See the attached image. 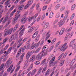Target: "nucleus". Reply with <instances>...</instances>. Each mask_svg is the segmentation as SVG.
Instances as JSON below:
<instances>
[{
  "label": "nucleus",
  "mask_w": 76,
  "mask_h": 76,
  "mask_svg": "<svg viewBox=\"0 0 76 76\" xmlns=\"http://www.w3.org/2000/svg\"><path fill=\"white\" fill-rule=\"evenodd\" d=\"M12 60V58H10L8 59L7 61L5 64V66H6L7 68H8L10 66V65L13 63V61H11Z\"/></svg>",
  "instance_id": "f257e3e1"
},
{
  "label": "nucleus",
  "mask_w": 76,
  "mask_h": 76,
  "mask_svg": "<svg viewBox=\"0 0 76 76\" xmlns=\"http://www.w3.org/2000/svg\"><path fill=\"white\" fill-rule=\"evenodd\" d=\"M56 58V57H53L51 59L49 63V67H51V66H55V64H54V60Z\"/></svg>",
  "instance_id": "f03ea898"
},
{
  "label": "nucleus",
  "mask_w": 76,
  "mask_h": 76,
  "mask_svg": "<svg viewBox=\"0 0 76 76\" xmlns=\"http://www.w3.org/2000/svg\"><path fill=\"white\" fill-rule=\"evenodd\" d=\"M67 43H65L62 46V48L61 49V51L63 52L68 47V46L67 45Z\"/></svg>",
  "instance_id": "7ed1b4c3"
},
{
  "label": "nucleus",
  "mask_w": 76,
  "mask_h": 76,
  "mask_svg": "<svg viewBox=\"0 0 76 76\" xmlns=\"http://www.w3.org/2000/svg\"><path fill=\"white\" fill-rule=\"evenodd\" d=\"M13 66V65H12L11 66H10L8 68V69H7V72H10V71L11 70L10 73H13V72L14 71V70H15V68H13V69H12Z\"/></svg>",
  "instance_id": "20e7f679"
},
{
  "label": "nucleus",
  "mask_w": 76,
  "mask_h": 76,
  "mask_svg": "<svg viewBox=\"0 0 76 76\" xmlns=\"http://www.w3.org/2000/svg\"><path fill=\"white\" fill-rule=\"evenodd\" d=\"M35 55H32L31 57L29 60V62H34L36 60Z\"/></svg>",
  "instance_id": "39448f33"
},
{
  "label": "nucleus",
  "mask_w": 76,
  "mask_h": 76,
  "mask_svg": "<svg viewBox=\"0 0 76 76\" xmlns=\"http://www.w3.org/2000/svg\"><path fill=\"white\" fill-rule=\"evenodd\" d=\"M42 57V53H40L37 55L36 58L37 60H40V59H41V58Z\"/></svg>",
  "instance_id": "423d86ee"
},
{
  "label": "nucleus",
  "mask_w": 76,
  "mask_h": 76,
  "mask_svg": "<svg viewBox=\"0 0 76 76\" xmlns=\"http://www.w3.org/2000/svg\"><path fill=\"white\" fill-rule=\"evenodd\" d=\"M10 32V30L8 29L7 28H6L4 31L5 34L4 36L6 37V36Z\"/></svg>",
  "instance_id": "0eeeda50"
},
{
  "label": "nucleus",
  "mask_w": 76,
  "mask_h": 76,
  "mask_svg": "<svg viewBox=\"0 0 76 76\" xmlns=\"http://www.w3.org/2000/svg\"><path fill=\"white\" fill-rule=\"evenodd\" d=\"M64 23V21L63 20H61L58 23V25H59V27H61L62 25Z\"/></svg>",
  "instance_id": "6e6552de"
},
{
  "label": "nucleus",
  "mask_w": 76,
  "mask_h": 76,
  "mask_svg": "<svg viewBox=\"0 0 76 76\" xmlns=\"http://www.w3.org/2000/svg\"><path fill=\"white\" fill-rule=\"evenodd\" d=\"M25 28H24L20 32L19 38H21V37H22V36L23 34V33H24V32L23 31H25Z\"/></svg>",
  "instance_id": "1a4fd4ad"
},
{
  "label": "nucleus",
  "mask_w": 76,
  "mask_h": 76,
  "mask_svg": "<svg viewBox=\"0 0 76 76\" xmlns=\"http://www.w3.org/2000/svg\"><path fill=\"white\" fill-rule=\"evenodd\" d=\"M27 19H28V18H26V17L25 16L22 19L21 21V22H23V24H24V23H25V22H26Z\"/></svg>",
  "instance_id": "9d476101"
},
{
  "label": "nucleus",
  "mask_w": 76,
  "mask_h": 76,
  "mask_svg": "<svg viewBox=\"0 0 76 76\" xmlns=\"http://www.w3.org/2000/svg\"><path fill=\"white\" fill-rule=\"evenodd\" d=\"M47 28H49V23L48 22L46 23L43 27L44 29H45Z\"/></svg>",
  "instance_id": "9b49d317"
},
{
  "label": "nucleus",
  "mask_w": 76,
  "mask_h": 76,
  "mask_svg": "<svg viewBox=\"0 0 76 76\" xmlns=\"http://www.w3.org/2000/svg\"><path fill=\"white\" fill-rule=\"evenodd\" d=\"M5 66H4V64H2L0 66V71L2 70L3 69H4Z\"/></svg>",
  "instance_id": "f8f14e48"
},
{
  "label": "nucleus",
  "mask_w": 76,
  "mask_h": 76,
  "mask_svg": "<svg viewBox=\"0 0 76 76\" xmlns=\"http://www.w3.org/2000/svg\"><path fill=\"white\" fill-rule=\"evenodd\" d=\"M76 40V39H74L72 40L70 42V44L69 45V47H72V45H73V44L75 43V41Z\"/></svg>",
  "instance_id": "ddd939ff"
},
{
  "label": "nucleus",
  "mask_w": 76,
  "mask_h": 76,
  "mask_svg": "<svg viewBox=\"0 0 76 76\" xmlns=\"http://www.w3.org/2000/svg\"><path fill=\"white\" fill-rule=\"evenodd\" d=\"M60 7V4H59L56 6L55 7L54 9L55 10H58Z\"/></svg>",
  "instance_id": "4468645a"
},
{
  "label": "nucleus",
  "mask_w": 76,
  "mask_h": 76,
  "mask_svg": "<svg viewBox=\"0 0 76 76\" xmlns=\"http://www.w3.org/2000/svg\"><path fill=\"white\" fill-rule=\"evenodd\" d=\"M17 19H18V17H15L13 19L12 23L13 25H15V24L16 23V20H17Z\"/></svg>",
  "instance_id": "2eb2a0df"
},
{
  "label": "nucleus",
  "mask_w": 76,
  "mask_h": 76,
  "mask_svg": "<svg viewBox=\"0 0 76 76\" xmlns=\"http://www.w3.org/2000/svg\"><path fill=\"white\" fill-rule=\"evenodd\" d=\"M64 31H65V29L64 28L62 29L59 32V35H61L63 34V32H64Z\"/></svg>",
  "instance_id": "dca6fc26"
},
{
  "label": "nucleus",
  "mask_w": 76,
  "mask_h": 76,
  "mask_svg": "<svg viewBox=\"0 0 76 76\" xmlns=\"http://www.w3.org/2000/svg\"><path fill=\"white\" fill-rule=\"evenodd\" d=\"M12 50V47H11L10 48L8 49V50L7 51V53H6L7 55V54H9L10 53V52Z\"/></svg>",
  "instance_id": "f3484780"
},
{
  "label": "nucleus",
  "mask_w": 76,
  "mask_h": 76,
  "mask_svg": "<svg viewBox=\"0 0 76 76\" xmlns=\"http://www.w3.org/2000/svg\"><path fill=\"white\" fill-rule=\"evenodd\" d=\"M38 33V31H37L32 36V38H35L37 36V34Z\"/></svg>",
  "instance_id": "a211bd4d"
},
{
  "label": "nucleus",
  "mask_w": 76,
  "mask_h": 76,
  "mask_svg": "<svg viewBox=\"0 0 76 76\" xmlns=\"http://www.w3.org/2000/svg\"><path fill=\"white\" fill-rule=\"evenodd\" d=\"M50 74V69H48L46 72L45 73V76H47L49 75V74Z\"/></svg>",
  "instance_id": "6ab92c4d"
},
{
  "label": "nucleus",
  "mask_w": 76,
  "mask_h": 76,
  "mask_svg": "<svg viewBox=\"0 0 76 76\" xmlns=\"http://www.w3.org/2000/svg\"><path fill=\"white\" fill-rule=\"evenodd\" d=\"M53 15H54V13L53 12H51L49 15V18H52L53 17Z\"/></svg>",
  "instance_id": "aec40b11"
},
{
  "label": "nucleus",
  "mask_w": 76,
  "mask_h": 76,
  "mask_svg": "<svg viewBox=\"0 0 76 76\" xmlns=\"http://www.w3.org/2000/svg\"><path fill=\"white\" fill-rule=\"evenodd\" d=\"M29 61H28V60H26V61H25L24 63V65L26 66H29Z\"/></svg>",
  "instance_id": "412c9836"
},
{
  "label": "nucleus",
  "mask_w": 76,
  "mask_h": 76,
  "mask_svg": "<svg viewBox=\"0 0 76 76\" xmlns=\"http://www.w3.org/2000/svg\"><path fill=\"white\" fill-rule=\"evenodd\" d=\"M24 50L23 49V48L21 47L19 49V51L18 52V54H20L21 53V52H24Z\"/></svg>",
  "instance_id": "4be33fe9"
},
{
  "label": "nucleus",
  "mask_w": 76,
  "mask_h": 76,
  "mask_svg": "<svg viewBox=\"0 0 76 76\" xmlns=\"http://www.w3.org/2000/svg\"><path fill=\"white\" fill-rule=\"evenodd\" d=\"M57 39L56 38H54L53 39L52 41H51V45H53L54 44V43H55V42L56 41V40Z\"/></svg>",
  "instance_id": "5701e85b"
},
{
  "label": "nucleus",
  "mask_w": 76,
  "mask_h": 76,
  "mask_svg": "<svg viewBox=\"0 0 76 76\" xmlns=\"http://www.w3.org/2000/svg\"><path fill=\"white\" fill-rule=\"evenodd\" d=\"M34 27H31L28 30V32H29V33H31V32H32V31H34Z\"/></svg>",
  "instance_id": "b1692460"
},
{
  "label": "nucleus",
  "mask_w": 76,
  "mask_h": 76,
  "mask_svg": "<svg viewBox=\"0 0 76 76\" xmlns=\"http://www.w3.org/2000/svg\"><path fill=\"white\" fill-rule=\"evenodd\" d=\"M47 68V66H45L43 68V70L42 71V73H45V70H46V69Z\"/></svg>",
  "instance_id": "393cba45"
},
{
  "label": "nucleus",
  "mask_w": 76,
  "mask_h": 76,
  "mask_svg": "<svg viewBox=\"0 0 76 76\" xmlns=\"http://www.w3.org/2000/svg\"><path fill=\"white\" fill-rule=\"evenodd\" d=\"M10 22H11V21L10 20H9L5 26L4 28H6V27L10 23Z\"/></svg>",
  "instance_id": "a878e982"
},
{
  "label": "nucleus",
  "mask_w": 76,
  "mask_h": 76,
  "mask_svg": "<svg viewBox=\"0 0 76 76\" xmlns=\"http://www.w3.org/2000/svg\"><path fill=\"white\" fill-rule=\"evenodd\" d=\"M37 72V69H34L31 72V75L32 76V75H35V73H36Z\"/></svg>",
  "instance_id": "bb28decb"
},
{
  "label": "nucleus",
  "mask_w": 76,
  "mask_h": 76,
  "mask_svg": "<svg viewBox=\"0 0 76 76\" xmlns=\"http://www.w3.org/2000/svg\"><path fill=\"white\" fill-rule=\"evenodd\" d=\"M75 13H73L72 14V15L70 18V20H72V19H73V18H74V17H75Z\"/></svg>",
  "instance_id": "cd10ccee"
},
{
  "label": "nucleus",
  "mask_w": 76,
  "mask_h": 76,
  "mask_svg": "<svg viewBox=\"0 0 76 76\" xmlns=\"http://www.w3.org/2000/svg\"><path fill=\"white\" fill-rule=\"evenodd\" d=\"M47 51H48V50H46L45 51V53H42V57H43V56H45L47 55Z\"/></svg>",
  "instance_id": "c85d7f7f"
},
{
  "label": "nucleus",
  "mask_w": 76,
  "mask_h": 76,
  "mask_svg": "<svg viewBox=\"0 0 76 76\" xmlns=\"http://www.w3.org/2000/svg\"><path fill=\"white\" fill-rule=\"evenodd\" d=\"M34 51L35 50H33V51H31V52H30V51H28V52L27 53L29 54L30 56H31V55H32V54H34V52H33V51Z\"/></svg>",
  "instance_id": "c756f323"
},
{
  "label": "nucleus",
  "mask_w": 76,
  "mask_h": 76,
  "mask_svg": "<svg viewBox=\"0 0 76 76\" xmlns=\"http://www.w3.org/2000/svg\"><path fill=\"white\" fill-rule=\"evenodd\" d=\"M3 12V10L2 9H0V18L2 17V13Z\"/></svg>",
  "instance_id": "7c9ffc66"
},
{
  "label": "nucleus",
  "mask_w": 76,
  "mask_h": 76,
  "mask_svg": "<svg viewBox=\"0 0 76 76\" xmlns=\"http://www.w3.org/2000/svg\"><path fill=\"white\" fill-rule=\"evenodd\" d=\"M7 41V38H5L3 40L2 42V44H4Z\"/></svg>",
  "instance_id": "2f4dec72"
},
{
  "label": "nucleus",
  "mask_w": 76,
  "mask_h": 76,
  "mask_svg": "<svg viewBox=\"0 0 76 76\" xmlns=\"http://www.w3.org/2000/svg\"><path fill=\"white\" fill-rule=\"evenodd\" d=\"M42 9V8H36V10L38 12V13H40V12H41V11Z\"/></svg>",
  "instance_id": "473e14b6"
},
{
  "label": "nucleus",
  "mask_w": 76,
  "mask_h": 76,
  "mask_svg": "<svg viewBox=\"0 0 76 76\" xmlns=\"http://www.w3.org/2000/svg\"><path fill=\"white\" fill-rule=\"evenodd\" d=\"M65 8H66V7H62L60 10V12H62L63 11H64L65 9Z\"/></svg>",
  "instance_id": "72a5a7b5"
},
{
  "label": "nucleus",
  "mask_w": 76,
  "mask_h": 76,
  "mask_svg": "<svg viewBox=\"0 0 76 76\" xmlns=\"http://www.w3.org/2000/svg\"><path fill=\"white\" fill-rule=\"evenodd\" d=\"M24 7V5H22L21 6H19L18 8L19 10H22Z\"/></svg>",
  "instance_id": "f704fd0d"
},
{
  "label": "nucleus",
  "mask_w": 76,
  "mask_h": 76,
  "mask_svg": "<svg viewBox=\"0 0 76 76\" xmlns=\"http://www.w3.org/2000/svg\"><path fill=\"white\" fill-rule=\"evenodd\" d=\"M49 34V32H48L46 34V36H47V37L45 39V40H47V39L49 38L50 37V34Z\"/></svg>",
  "instance_id": "c9c22d12"
},
{
  "label": "nucleus",
  "mask_w": 76,
  "mask_h": 76,
  "mask_svg": "<svg viewBox=\"0 0 76 76\" xmlns=\"http://www.w3.org/2000/svg\"><path fill=\"white\" fill-rule=\"evenodd\" d=\"M33 1H34V0H30L28 1V5H29V6H30L31 4H32V3H33Z\"/></svg>",
  "instance_id": "e433bc0d"
},
{
  "label": "nucleus",
  "mask_w": 76,
  "mask_h": 76,
  "mask_svg": "<svg viewBox=\"0 0 76 76\" xmlns=\"http://www.w3.org/2000/svg\"><path fill=\"white\" fill-rule=\"evenodd\" d=\"M54 46V45H53L51 46L49 49L48 52H50V51H51V50H52L53 49Z\"/></svg>",
  "instance_id": "4c0bfd02"
},
{
  "label": "nucleus",
  "mask_w": 76,
  "mask_h": 76,
  "mask_svg": "<svg viewBox=\"0 0 76 76\" xmlns=\"http://www.w3.org/2000/svg\"><path fill=\"white\" fill-rule=\"evenodd\" d=\"M18 25H19L18 24H16V25H15V26L14 28V30H13V31H16V29H18Z\"/></svg>",
  "instance_id": "58836bf2"
},
{
  "label": "nucleus",
  "mask_w": 76,
  "mask_h": 76,
  "mask_svg": "<svg viewBox=\"0 0 76 76\" xmlns=\"http://www.w3.org/2000/svg\"><path fill=\"white\" fill-rule=\"evenodd\" d=\"M64 60H63L60 63V66H62L63 64H64V63L65 61Z\"/></svg>",
  "instance_id": "ea45409f"
},
{
  "label": "nucleus",
  "mask_w": 76,
  "mask_h": 76,
  "mask_svg": "<svg viewBox=\"0 0 76 76\" xmlns=\"http://www.w3.org/2000/svg\"><path fill=\"white\" fill-rule=\"evenodd\" d=\"M60 16V13L59 12H58L57 13V14L56 15V17L57 18H59Z\"/></svg>",
  "instance_id": "a19ab883"
},
{
  "label": "nucleus",
  "mask_w": 76,
  "mask_h": 76,
  "mask_svg": "<svg viewBox=\"0 0 76 76\" xmlns=\"http://www.w3.org/2000/svg\"><path fill=\"white\" fill-rule=\"evenodd\" d=\"M72 50H74L76 47V43H74V44L72 45Z\"/></svg>",
  "instance_id": "79ce46f5"
},
{
  "label": "nucleus",
  "mask_w": 76,
  "mask_h": 76,
  "mask_svg": "<svg viewBox=\"0 0 76 76\" xmlns=\"http://www.w3.org/2000/svg\"><path fill=\"white\" fill-rule=\"evenodd\" d=\"M23 60V58H21H21H20V61L17 64V66H19V64H20V63H21V61H22Z\"/></svg>",
  "instance_id": "37998d69"
},
{
  "label": "nucleus",
  "mask_w": 76,
  "mask_h": 76,
  "mask_svg": "<svg viewBox=\"0 0 76 76\" xmlns=\"http://www.w3.org/2000/svg\"><path fill=\"white\" fill-rule=\"evenodd\" d=\"M75 7H76V5L74 4L73 5L71 8V10H73L74 9H75Z\"/></svg>",
  "instance_id": "c03bdc74"
},
{
  "label": "nucleus",
  "mask_w": 76,
  "mask_h": 76,
  "mask_svg": "<svg viewBox=\"0 0 76 76\" xmlns=\"http://www.w3.org/2000/svg\"><path fill=\"white\" fill-rule=\"evenodd\" d=\"M41 50V48H39L36 50L35 51V53H37L39 51V50Z\"/></svg>",
  "instance_id": "a18cd8bd"
},
{
  "label": "nucleus",
  "mask_w": 76,
  "mask_h": 76,
  "mask_svg": "<svg viewBox=\"0 0 76 76\" xmlns=\"http://www.w3.org/2000/svg\"><path fill=\"white\" fill-rule=\"evenodd\" d=\"M4 1H6L4 4L6 5L7 4H9V1H10V0H4Z\"/></svg>",
  "instance_id": "49530a36"
},
{
  "label": "nucleus",
  "mask_w": 76,
  "mask_h": 76,
  "mask_svg": "<svg viewBox=\"0 0 76 76\" xmlns=\"http://www.w3.org/2000/svg\"><path fill=\"white\" fill-rule=\"evenodd\" d=\"M38 47V46H37V44H35L34 45H33L32 46H31V48L32 49H33V48H34L35 47Z\"/></svg>",
  "instance_id": "de8ad7c7"
},
{
  "label": "nucleus",
  "mask_w": 76,
  "mask_h": 76,
  "mask_svg": "<svg viewBox=\"0 0 76 76\" xmlns=\"http://www.w3.org/2000/svg\"><path fill=\"white\" fill-rule=\"evenodd\" d=\"M31 55H29L28 53H27L26 55V59H28L30 57Z\"/></svg>",
  "instance_id": "09e8293b"
},
{
  "label": "nucleus",
  "mask_w": 76,
  "mask_h": 76,
  "mask_svg": "<svg viewBox=\"0 0 76 76\" xmlns=\"http://www.w3.org/2000/svg\"><path fill=\"white\" fill-rule=\"evenodd\" d=\"M72 29V27H70L69 29H68L66 31L67 32H69L71 31Z\"/></svg>",
  "instance_id": "8fccbe9b"
},
{
  "label": "nucleus",
  "mask_w": 76,
  "mask_h": 76,
  "mask_svg": "<svg viewBox=\"0 0 76 76\" xmlns=\"http://www.w3.org/2000/svg\"><path fill=\"white\" fill-rule=\"evenodd\" d=\"M29 6V4H27L24 7V9H28V8Z\"/></svg>",
  "instance_id": "3c124183"
},
{
  "label": "nucleus",
  "mask_w": 76,
  "mask_h": 76,
  "mask_svg": "<svg viewBox=\"0 0 76 76\" xmlns=\"http://www.w3.org/2000/svg\"><path fill=\"white\" fill-rule=\"evenodd\" d=\"M34 64L36 65H39L40 64V62L36 61L34 62Z\"/></svg>",
  "instance_id": "603ef678"
},
{
  "label": "nucleus",
  "mask_w": 76,
  "mask_h": 76,
  "mask_svg": "<svg viewBox=\"0 0 76 76\" xmlns=\"http://www.w3.org/2000/svg\"><path fill=\"white\" fill-rule=\"evenodd\" d=\"M20 67V66H18L17 69L15 70V72H18V71L19 70Z\"/></svg>",
  "instance_id": "864d4df0"
},
{
  "label": "nucleus",
  "mask_w": 76,
  "mask_h": 76,
  "mask_svg": "<svg viewBox=\"0 0 76 76\" xmlns=\"http://www.w3.org/2000/svg\"><path fill=\"white\" fill-rule=\"evenodd\" d=\"M41 16H39L38 17L37 19V22H39V20H40V19H41Z\"/></svg>",
  "instance_id": "5fc2aeb1"
},
{
  "label": "nucleus",
  "mask_w": 76,
  "mask_h": 76,
  "mask_svg": "<svg viewBox=\"0 0 76 76\" xmlns=\"http://www.w3.org/2000/svg\"><path fill=\"white\" fill-rule=\"evenodd\" d=\"M18 50V49L16 48H15L14 49V54H15L16 53V52Z\"/></svg>",
  "instance_id": "6e6d98bb"
},
{
  "label": "nucleus",
  "mask_w": 76,
  "mask_h": 76,
  "mask_svg": "<svg viewBox=\"0 0 76 76\" xmlns=\"http://www.w3.org/2000/svg\"><path fill=\"white\" fill-rule=\"evenodd\" d=\"M21 45H22V43L20 42L19 43V44L17 46V48H19Z\"/></svg>",
  "instance_id": "4d7b16f0"
},
{
  "label": "nucleus",
  "mask_w": 76,
  "mask_h": 76,
  "mask_svg": "<svg viewBox=\"0 0 76 76\" xmlns=\"http://www.w3.org/2000/svg\"><path fill=\"white\" fill-rule=\"evenodd\" d=\"M47 5L43 7V9L42 10H45L46 9H47Z\"/></svg>",
  "instance_id": "13d9d810"
},
{
  "label": "nucleus",
  "mask_w": 76,
  "mask_h": 76,
  "mask_svg": "<svg viewBox=\"0 0 76 76\" xmlns=\"http://www.w3.org/2000/svg\"><path fill=\"white\" fill-rule=\"evenodd\" d=\"M26 1V0H22L19 2V3L20 4H23V3H24V2H25V1Z\"/></svg>",
  "instance_id": "bf43d9fd"
},
{
  "label": "nucleus",
  "mask_w": 76,
  "mask_h": 76,
  "mask_svg": "<svg viewBox=\"0 0 76 76\" xmlns=\"http://www.w3.org/2000/svg\"><path fill=\"white\" fill-rule=\"evenodd\" d=\"M68 54V53H67V52H66L63 56V57H64V58H65L67 55Z\"/></svg>",
  "instance_id": "052dcab7"
},
{
  "label": "nucleus",
  "mask_w": 76,
  "mask_h": 76,
  "mask_svg": "<svg viewBox=\"0 0 76 76\" xmlns=\"http://www.w3.org/2000/svg\"><path fill=\"white\" fill-rule=\"evenodd\" d=\"M46 61V59H45L44 60H42V61L41 63L40 64H42V63H45V62Z\"/></svg>",
  "instance_id": "680f3d73"
},
{
  "label": "nucleus",
  "mask_w": 76,
  "mask_h": 76,
  "mask_svg": "<svg viewBox=\"0 0 76 76\" xmlns=\"http://www.w3.org/2000/svg\"><path fill=\"white\" fill-rule=\"evenodd\" d=\"M7 59V57H5L4 58L3 60V62H4L5 61H6Z\"/></svg>",
  "instance_id": "e2e57ef3"
},
{
  "label": "nucleus",
  "mask_w": 76,
  "mask_h": 76,
  "mask_svg": "<svg viewBox=\"0 0 76 76\" xmlns=\"http://www.w3.org/2000/svg\"><path fill=\"white\" fill-rule=\"evenodd\" d=\"M45 18V14H44V15H43L42 17V20H43V19H44V18Z\"/></svg>",
  "instance_id": "0e129e2a"
},
{
  "label": "nucleus",
  "mask_w": 76,
  "mask_h": 76,
  "mask_svg": "<svg viewBox=\"0 0 76 76\" xmlns=\"http://www.w3.org/2000/svg\"><path fill=\"white\" fill-rule=\"evenodd\" d=\"M15 7V5H13L11 7L10 9V10H13V9Z\"/></svg>",
  "instance_id": "69168bd1"
},
{
  "label": "nucleus",
  "mask_w": 76,
  "mask_h": 76,
  "mask_svg": "<svg viewBox=\"0 0 76 76\" xmlns=\"http://www.w3.org/2000/svg\"><path fill=\"white\" fill-rule=\"evenodd\" d=\"M30 48V44H29L27 46L26 49L27 50H28Z\"/></svg>",
  "instance_id": "338daca9"
},
{
  "label": "nucleus",
  "mask_w": 76,
  "mask_h": 76,
  "mask_svg": "<svg viewBox=\"0 0 76 76\" xmlns=\"http://www.w3.org/2000/svg\"><path fill=\"white\" fill-rule=\"evenodd\" d=\"M8 75V74L6 72H4L3 74V76H7Z\"/></svg>",
  "instance_id": "774afa93"
}]
</instances>
